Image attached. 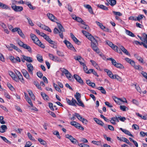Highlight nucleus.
Returning <instances> with one entry per match:
<instances>
[{"label":"nucleus","instance_id":"1","mask_svg":"<svg viewBox=\"0 0 147 147\" xmlns=\"http://www.w3.org/2000/svg\"><path fill=\"white\" fill-rule=\"evenodd\" d=\"M30 36L32 40L35 44L42 48L44 49L45 48L44 45L42 43L35 34L31 33Z\"/></svg>","mask_w":147,"mask_h":147},{"label":"nucleus","instance_id":"2","mask_svg":"<svg viewBox=\"0 0 147 147\" xmlns=\"http://www.w3.org/2000/svg\"><path fill=\"white\" fill-rule=\"evenodd\" d=\"M63 73L65 74L66 77L70 80L73 81L74 80L73 77L71 75L70 73L66 69L62 68L61 70Z\"/></svg>","mask_w":147,"mask_h":147},{"label":"nucleus","instance_id":"3","mask_svg":"<svg viewBox=\"0 0 147 147\" xmlns=\"http://www.w3.org/2000/svg\"><path fill=\"white\" fill-rule=\"evenodd\" d=\"M56 22L58 26L59 30H60V31L59 32V36L61 38H63V32L65 31V30L61 24L57 22Z\"/></svg>","mask_w":147,"mask_h":147},{"label":"nucleus","instance_id":"4","mask_svg":"<svg viewBox=\"0 0 147 147\" xmlns=\"http://www.w3.org/2000/svg\"><path fill=\"white\" fill-rule=\"evenodd\" d=\"M70 124L73 126H74L75 127L77 128L83 130L84 128L81 126L78 123L75 121H72L70 122Z\"/></svg>","mask_w":147,"mask_h":147},{"label":"nucleus","instance_id":"5","mask_svg":"<svg viewBox=\"0 0 147 147\" xmlns=\"http://www.w3.org/2000/svg\"><path fill=\"white\" fill-rule=\"evenodd\" d=\"M63 42L66 45L68 49L72 50H75L74 47L73 45L70 42L67 40H65L63 41Z\"/></svg>","mask_w":147,"mask_h":147},{"label":"nucleus","instance_id":"6","mask_svg":"<svg viewBox=\"0 0 147 147\" xmlns=\"http://www.w3.org/2000/svg\"><path fill=\"white\" fill-rule=\"evenodd\" d=\"M15 72L18 78V79H19L22 83H24V80L21 73L17 70H16Z\"/></svg>","mask_w":147,"mask_h":147},{"label":"nucleus","instance_id":"7","mask_svg":"<svg viewBox=\"0 0 147 147\" xmlns=\"http://www.w3.org/2000/svg\"><path fill=\"white\" fill-rule=\"evenodd\" d=\"M97 42H95L93 43H91V47L93 50L97 53H99V50L97 47Z\"/></svg>","mask_w":147,"mask_h":147},{"label":"nucleus","instance_id":"8","mask_svg":"<svg viewBox=\"0 0 147 147\" xmlns=\"http://www.w3.org/2000/svg\"><path fill=\"white\" fill-rule=\"evenodd\" d=\"M66 100L67 102L69 105L73 106H76L75 103L77 102V101L73 98H72L71 101L68 98H66Z\"/></svg>","mask_w":147,"mask_h":147},{"label":"nucleus","instance_id":"9","mask_svg":"<svg viewBox=\"0 0 147 147\" xmlns=\"http://www.w3.org/2000/svg\"><path fill=\"white\" fill-rule=\"evenodd\" d=\"M11 8L13 10L16 12H19L23 10V7L22 6L12 5Z\"/></svg>","mask_w":147,"mask_h":147},{"label":"nucleus","instance_id":"10","mask_svg":"<svg viewBox=\"0 0 147 147\" xmlns=\"http://www.w3.org/2000/svg\"><path fill=\"white\" fill-rule=\"evenodd\" d=\"M74 77L76 80L80 84L83 85L84 84V82L82 80L81 77L78 75L77 74H74Z\"/></svg>","mask_w":147,"mask_h":147},{"label":"nucleus","instance_id":"11","mask_svg":"<svg viewBox=\"0 0 147 147\" xmlns=\"http://www.w3.org/2000/svg\"><path fill=\"white\" fill-rule=\"evenodd\" d=\"M27 69L28 71L30 74L33 75L32 71L33 70L34 68L32 65L31 64H27Z\"/></svg>","mask_w":147,"mask_h":147},{"label":"nucleus","instance_id":"12","mask_svg":"<svg viewBox=\"0 0 147 147\" xmlns=\"http://www.w3.org/2000/svg\"><path fill=\"white\" fill-rule=\"evenodd\" d=\"M9 75L16 82L18 81V79L15 74L13 72L9 71Z\"/></svg>","mask_w":147,"mask_h":147},{"label":"nucleus","instance_id":"13","mask_svg":"<svg viewBox=\"0 0 147 147\" xmlns=\"http://www.w3.org/2000/svg\"><path fill=\"white\" fill-rule=\"evenodd\" d=\"M47 15L49 18L53 22H55V20H57L56 18H55L53 15L52 14L48 13Z\"/></svg>","mask_w":147,"mask_h":147},{"label":"nucleus","instance_id":"14","mask_svg":"<svg viewBox=\"0 0 147 147\" xmlns=\"http://www.w3.org/2000/svg\"><path fill=\"white\" fill-rule=\"evenodd\" d=\"M104 71L107 73L108 76L111 79H114V75L113 74L112 72L107 69H105Z\"/></svg>","mask_w":147,"mask_h":147},{"label":"nucleus","instance_id":"15","mask_svg":"<svg viewBox=\"0 0 147 147\" xmlns=\"http://www.w3.org/2000/svg\"><path fill=\"white\" fill-rule=\"evenodd\" d=\"M22 72L24 76L27 79H29L30 76L27 71L25 69H23L22 70Z\"/></svg>","mask_w":147,"mask_h":147},{"label":"nucleus","instance_id":"16","mask_svg":"<svg viewBox=\"0 0 147 147\" xmlns=\"http://www.w3.org/2000/svg\"><path fill=\"white\" fill-rule=\"evenodd\" d=\"M87 38L91 41V43H93L95 42H97L96 40L90 34V35H89L88 36H87Z\"/></svg>","mask_w":147,"mask_h":147},{"label":"nucleus","instance_id":"17","mask_svg":"<svg viewBox=\"0 0 147 147\" xmlns=\"http://www.w3.org/2000/svg\"><path fill=\"white\" fill-rule=\"evenodd\" d=\"M119 129L120 130H121L122 132L125 133V134L129 135L131 136V137L133 136V135L131 134L130 131H129L126 129H123L122 128H120Z\"/></svg>","mask_w":147,"mask_h":147},{"label":"nucleus","instance_id":"18","mask_svg":"<svg viewBox=\"0 0 147 147\" xmlns=\"http://www.w3.org/2000/svg\"><path fill=\"white\" fill-rule=\"evenodd\" d=\"M96 5L99 8H100L104 10H108V9L107 7H106V6H104V5L102 4H96Z\"/></svg>","mask_w":147,"mask_h":147},{"label":"nucleus","instance_id":"19","mask_svg":"<svg viewBox=\"0 0 147 147\" xmlns=\"http://www.w3.org/2000/svg\"><path fill=\"white\" fill-rule=\"evenodd\" d=\"M0 7L3 9H5L10 10L11 9L8 5L1 3H0Z\"/></svg>","mask_w":147,"mask_h":147},{"label":"nucleus","instance_id":"20","mask_svg":"<svg viewBox=\"0 0 147 147\" xmlns=\"http://www.w3.org/2000/svg\"><path fill=\"white\" fill-rule=\"evenodd\" d=\"M94 120L96 123L98 125L101 126H103L104 123L101 121L96 118H94Z\"/></svg>","mask_w":147,"mask_h":147},{"label":"nucleus","instance_id":"21","mask_svg":"<svg viewBox=\"0 0 147 147\" xmlns=\"http://www.w3.org/2000/svg\"><path fill=\"white\" fill-rule=\"evenodd\" d=\"M22 57L24 59L25 61L27 62H32V58L30 57H27L24 55H22Z\"/></svg>","mask_w":147,"mask_h":147},{"label":"nucleus","instance_id":"22","mask_svg":"<svg viewBox=\"0 0 147 147\" xmlns=\"http://www.w3.org/2000/svg\"><path fill=\"white\" fill-rule=\"evenodd\" d=\"M125 60L128 63H130L132 66H134L135 64V62L133 60H131V59L128 58H125Z\"/></svg>","mask_w":147,"mask_h":147},{"label":"nucleus","instance_id":"23","mask_svg":"<svg viewBox=\"0 0 147 147\" xmlns=\"http://www.w3.org/2000/svg\"><path fill=\"white\" fill-rule=\"evenodd\" d=\"M120 49L121 50V51L125 54L127 55H129L130 54L127 50L125 48L122 46H119Z\"/></svg>","mask_w":147,"mask_h":147},{"label":"nucleus","instance_id":"24","mask_svg":"<svg viewBox=\"0 0 147 147\" xmlns=\"http://www.w3.org/2000/svg\"><path fill=\"white\" fill-rule=\"evenodd\" d=\"M107 1L112 6L115 5L116 3L115 0H107Z\"/></svg>","mask_w":147,"mask_h":147},{"label":"nucleus","instance_id":"25","mask_svg":"<svg viewBox=\"0 0 147 147\" xmlns=\"http://www.w3.org/2000/svg\"><path fill=\"white\" fill-rule=\"evenodd\" d=\"M117 117H114L111 118V120H109V121L112 124L115 125L116 124V122L117 121Z\"/></svg>","mask_w":147,"mask_h":147},{"label":"nucleus","instance_id":"26","mask_svg":"<svg viewBox=\"0 0 147 147\" xmlns=\"http://www.w3.org/2000/svg\"><path fill=\"white\" fill-rule=\"evenodd\" d=\"M6 129H7V127L6 125H2L0 128V132L1 133H3L5 131V130Z\"/></svg>","mask_w":147,"mask_h":147},{"label":"nucleus","instance_id":"27","mask_svg":"<svg viewBox=\"0 0 147 147\" xmlns=\"http://www.w3.org/2000/svg\"><path fill=\"white\" fill-rule=\"evenodd\" d=\"M38 140L41 145H45L47 144L46 142L40 138H38Z\"/></svg>","mask_w":147,"mask_h":147},{"label":"nucleus","instance_id":"28","mask_svg":"<svg viewBox=\"0 0 147 147\" xmlns=\"http://www.w3.org/2000/svg\"><path fill=\"white\" fill-rule=\"evenodd\" d=\"M116 67L121 69L124 68L123 65L121 63H116V64H115L114 65Z\"/></svg>","mask_w":147,"mask_h":147},{"label":"nucleus","instance_id":"29","mask_svg":"<svg viewBox=\"0 0 147 147\" xmlns=\"http://www.w3.org/2000/svg\"><path fill=\"white\" fill-rule=\"evenodd\" d=\"M23 48L27 50L30 53H31L32 52V49L30 47L29 45H27L26 44L24 45Z\"/></svg>","mask_w":147,"mask_h":147},{"label":"nucleus","instance_id":"30","mask_svg":"<svg viewBox=\"0 0 147 147\" xmlns=\"http://www.w3.org/2000/svg\"><path fill=\"white\" fill-rule=\"evenodd\" d=\"M53 57L52 58L51 60L56 62H60L61 61V60L59 59L58 57L56 56H55L53 55Z\"/></svg>","mask_w":147,"mask_h":147},{"label":"nucleus","instance_id":"31","mask_svg":"<svg viewBox=\"0 0 147 147\" xmlns=\"http://www.w3.org/2000/svg\"><path fill=\"white\" fill-rule=\"evenodd\" d=\"M36 57L38 61L40 63H42L43 61V60L42 55L39 54H38L37 55Z\"/></svg>","mask_w":147,"mask_h":147},{"label":"nucleus","instance_id":"32","mask_svg":"<svg viewBox=\"0 0 147 147\" xmlns=\"http://www.w3.org/2000/svg\"><path fill=\"white\" fill-rule=\"evenodd\" d=\"M125 33L127 35L132 37H134L135 36V35L132 32L128 30H125Z\"/></svg>","mask_w":147,"mask_h":147},{"label":"nucleus","instance_id":"33","mask_svg":"<svg viewBox=\"0 0 147 147\" xmlns=\"http://www.w3.org/2000/svg\"><path fill=\"white\" fill-rule=\"evenodd\" d=\"M97 89L99 90H100L101 92L103 94H105L106 92L104 88L102 87H99L97 88Z\"/></svg>","mask_w":147,"mask_h":147},{"label":"nucleus","instance_id":"34","mask_svg":"<svg viewBox=\"0 0 147 147\" xmlns=\"http://www.w3.org/2000/svg\"><path fill=\"white\" fill-rule=\"evenodd\" d=\"M28 93L30 95V96L31 97L32 99L34 100L35 99V96L33 93V92L31 90H29L28 91Z\"/></svg>","mask_w":147,"mask_h":147},{"label":"nucleus","instance_id":"35","mask_svg":"<svg viewBox=\"0 0 147 147\" xmlns=\"http://www.w3.org/2000/svg\"><path fill=\"white\" fill-rule=\"evenodd\" d=\"M78 102V103L77 102L76 103H75V104H77L79 106H81L82 107H84V103L80 99H79L78 100H77Z\"/></svg>","mask_w":147,"mask_h":147},{"label":"nucleus","instance_id":"36","mask_svg":"<svg viewBox=\"0 0 147 147\" xmlns=\"http://www.w3.org/2000/svg\"><path fill=\"white\" fill-rule=\"evenodd\" d=\"M18 34L19 35L22 37V38L24 39L25 38V36H24V34L22 32V30L20 29L17 32Z\"/></svg>","mask_w":147,"mask_h":147},{"label":"nucleus","instance_id":"37","mask_svg":"<svg viewBox=\"0 0 147 147\" xmlns=\"http://www.w3.org/2000/svg\"><path fill=\"white\" fill-rule=\"evenodd\" d=\"M49 43H51V42H53V41L49 37V36L46 34V35L45 36V37L44 38Z\"/></svg>","mask_w":147,"mask_h":147},{"label":"nucleus","instance_id":"38","mask_svg":"<svg viewBox=\"0 0 147 147\" xmlns=\"http://www.w3.org/2000/svg\"><path fill=\"white\" fill-rule=\"evenodd\" d=\"M96 23L102 29L104 30L105 28V27L103 26L102 24L99 22L96 21Z\"/></svg>","mask_w":147,"mask_h":147},{"label":"nucleus","instance_id":"39","mask_svg":"<svg viewBox=\"0 0 147 147\" xmlns=\"http://www.w3.org/2000/svg\"><path fill=\"white\" fill-rule=\"evenodd\" d=\"M26 101L28 102V103L32 106L33 107V105L32 102V101L30 99V98L28 97V96H27L26 97Z\"/></svg>","mask_w":147,"mask_h":147},{"label":"nucleus","instance_id":"40","mask_svg":"<svg viewBox=\"0 0 147 147\" xmlns=\"http://www.w3.org/2000/svg\"><path fill=\"white\" fill-rule=\"evenodd\" d=\"M81 28L84 29H85L88 32L90 31V29L89 26L87 25H85L84 26H81Z\"/></svg>","mask_w":147,"mask_h":147},{"label":"nucleus","instance_id":"41","mask_svg":"<svg viewBox=\"0 0 147 147\" xmlns=\"http://www.w3.org/2000/svg\"><path fill=\"white\" fill-rule=\"evenodd\" d=\"M75 114L76 117L80 121H81L83 118L78 113H75Z\"/></svg>","mask_w":147,"mask_h":147},{"label":"nucleus","instance_id":"42","mask_svg":"<svg viewBox=\"0 0 147 147\" xmlns=\"http://www.w3.org/2000/svg\"><path fill=\"white\" fill-rule=\"evenodd\" d=\"M41 95L43 98L45 100H48V97L45 93L42 92L41 93Z\"/></svg>","mask_w":147,"mask_h":147},{"label":"nucleus","instance_id":"43","mask_svg":"<svg viewBox=\"0 0 147 147\" xmlns=\"http://www.w3.org/2000/svg\"><path fill=\"white\" fill-rule=\"evenodd\" d=\"M0 137L7 144H10L11 142L8 140L5 137L0 136Z\"/></svg>","mask_w":147,"mask_h":147},{"label":"nucleus","instance_id":"44","mask_svg":"<svg viewBox=\"0 0 147 147\" xmlns=\"http://www.w3.org/2000/svg\"><path fill=\"white\" fill-rule=\"evenodd\" d=\"M107 60H108L111 61L112 64L114 65L115 64H116L117 63L116 61L113 59L111 58H107Z\"/></svg>","mask_w":147,"mask_h":147},{"label":"nucleus","instance_id":"45","mask_svg":"<svg viewBox=\"0 0 147 147\" xmlns=\"http://www.w3.org/2000/svg\"><path fill=\"white\" fill-rule=\"evenodd\" d=\"M114 78L113 79H116L117 80L121 82L122 81V79L121 77L119 76L118 75H114Z\"/></svg>","mask_w":147,"mask_h":147},{"label":"nucleus","instance_id":"46","mask_svg":"<svg viewBox=\"0 0 147 147\" xmlns=\"http://www.w3.org/2000/svg\"><path fill=\"white\" fill-rule=\"evenodd\" d=\"M34 84L39 89L41 90V87L37 81H35L34 82Z\"/></svg>","mask_w":147,"mask_h":147},{"label":"nucleus","instance_id":"47","mask_svg":"<svg viewBox=\"0 0 147 147\" xmlns=\"http://www.w3.org/2000/svg\"><path fill=\"white\" fill-rule=\"evenodd\" d=\"M75 97L77 100L80 99L81 96L80 94L78 92H76V94L74 95Z\"/></svg>","mask_w":147,"mask_h":147},{"label":"nucleus","instance_id":"48","mask_svg":"<svg viewBox=\"0 0 147 147\" xmlns=\"http://www.w3.org/2000/svg\"><path fill=\"white\" fill-rule=\"evenodd\" d=\"M90 62L92 63V65L95 67L96 68L98 69V64L96 63L94 60H90Z\"/></svg>","mask_w":147,"mask_h":147},{"label":"nucleus","instance_id":"49","mask_svg":"<svg viewBox=\"0 0 147 147\" xmlns=\"http://www.w3.org/2000/svg\"><path fill=\"white\" fill-rule=\"evenodd\" d=\"M17 42L18 44L21 47H23L24 46V45H25V44H24V42H22L20 40H17Z\"/></svg>","mask_w":147,"mask_h":147},{"label":"nucleus","instance_id":"50","mask_svg":"<svg viewBox=\"0 0 147 147\" xmlns=\"http://www.w3.org/2000/svg\"><path fill=\"white\" fill-rule=\"evenodd\" d=\"M27 135L29 139L30 140L34 141H36L35 139L34 138H33L31 135L30 133L28 132L27 133Z\"/></svg>","mask_w":147,"mask_h":147},{"label":"nucleus","instance_id":"51","mask_svg":"<svg viewBox=\"0 0 147 147\" xmlns=\"http://www.w3.org/2000/svg\"><path fill=\"white\" fill-rule=\"evenodd\" d=\"M57 55L63 57L64 56L63 53L60 51L57 50Z\"/></svg>","mask_w":147,"mask_h":147},{"label":"nucleus","instance_id":"52","mask_svg":"<svg viewBox=\"0 0 147 147\" xmlns=\"http://www.w3.org/2000/svg\"><path fill=\"white\" fill-rule=\"evenodd\" d=\"M144 16L143 15H140L138 16L137 17L136 20L139 21H140L141 19H142L143 17H144ZM135 20H136V19Z\"/></svg>","mask_w":147,"mask_h":147},{"label":"nucleus","instance_id":"53","mask_svg":"<svg viewBox=\"0 0 147 147\" xmlns=\"http://www.w3.org/2000/svg\"><path fill=\"white\" fill-rule=\"evenodd\" d=\"M53 42L50 43V44L52 45L51 46V47L55 49L56 48H57V43L53 41Z\"/></svg>","mask_w":147,"mask_h":147},{"label":"nucleus","instance_id":"54","mask_svg":"<svg viewBox=\"0 0 147 147\" xmlns=\"http://www.w3.org/2000/svg\"><path fill=\"white\" fill-rule=\"evenodd\" d=\"M78 145L80 147H90L88 145L84 143L78 144Z\"/></svg>","mask_w":147,"mask_h":147},{"label":"nucleus","instance_id":"55","mask_svg":"<svg viewBox=\"0 0 147 147\" xmlns=\"http://www.w3.org/2000/svg\"><path fill=\"white\" fill-rule=\"evenodd\" d=\"M82 32L83 34L85 35L86 37L87 36H88L89 35H90V34L88 32H87L85 30H82Z\"/></svg>","mask_w":147,"mask_h":147},{"label":"nucleus","instance_id":"56","mask_svg":"<svg viewBox=\"0 0 147 147\" xmlns=\"http://www.w3.org/2000/svg\"><path fill=\"white\" fill-rule=\"evenodd\" d=\"M7 86L9 88L11 91H13L14 89V88L13 87V86L11 85L9 83H8L7 84Z\"/></svg>","mask_w":147,"mask_h":147},{"label":"nucleus","instance_id":"57","mask_svg":"<svg viewBox=\"0 0 147 147\" xmlns=\"http://www.w3.org/2000/svg\"><path fill=\"white\" fill-rule=\"evenodd\" d=\"M113 12L115 15L117 16H121L122 15V14L119 12H116L113 11Z\"/></svg>","mask_w":147,"mask_h":147},{"label":"nucleus","instance_id":"58","mask_svg":"<svg viewBox=\"0 0 147 147\" xmlns=\"http://www.w3.org/2000/svg\"><path fill=\"white\" fill-rule=\"evenodd\" d=\"M135 64L134 66H134V68L137 69L139 70V69H142V67L139 65H135Z\"/></svg>","mask_w":147,"mask_h":147},{"label":"nucleus","instance_id":"59","mask_svg":"<svg viewBox=\"0 0 147 147\" xmlns=\"http://www.w3.org/2000/svg\"><path fill=\"white\" fill-rule=\"evenodd\" d=\"M27 20L28 21V22L29 24L31 26H33L34 25L32 20L29 18H27Z\"/></svg>","mask_w":147,"mask_h":147},{"label":"nucleus","instance_id":"60","mask_svg":"<svg viewBox=\"0 0 147 147\" xmlns=\"http://www.w3.org/2000/svg\"><path fill=\"white\" fill-rule=\"evenodd\" d=\"M36 74L40 78H41L42 77L43 74L40 71L37 72Z\"/></svg>","mask_w":147,"mask_h":147},{"label":"nucleus","instance_id":"61","mask_svg":"<svg viewBox=\"0 0 147 147\" xmlns=\"http://www.w3.org/2000/svg\"><path fill=\"white\" fill-rule=\"evenodd\" d=\"M72 39L78 45H79L80 44V42L77 39L76 37Z\"/></svg>","mask_w":147,"mask_h":147},{"label":"nucleus","instance_id":"62","mask_svg":"<svg viewBox=\"0 0 147 147\" xmlns=\"http://www.w3.org/2000/svg\"><path fill=\"white\" fill-rule=\"evenodd\" d=\"M118 118L120 121L123 122L124 121L126 120V118L125 117H121L120 116L119 117H118Z\"/></svg>","mask_w":147,"mask_h":147},{"label":"nucleus","instance_id":"63","mask_svg":"<svg viewBox=\"0 0 147 147\" xmlns=\"http://www.w3.org/2000/svg\"><path fill=\"white\" fill-rule=\"evenodd\" d=\"M106 42L107 44L111 48H112V47H113V46H114V44H113L112 42L109 41H106Z\"/></svg>","mask_w":147,"mask_h":147},{"label":"nucleus","instance_id":"64","mask_svg":"<svg viewBox=\"0 0 147 147\" xmlns=\"http://www.w3.org/2000/svg\"><path fill=\"white\" fill-rule=\"evenodd\" d=\"M120 108L121 110L123 111H126V109L127 107L125 106L121 105L120 106Z\"/></svg>","mask_w":147,"mask_h":147}]
</instances>
